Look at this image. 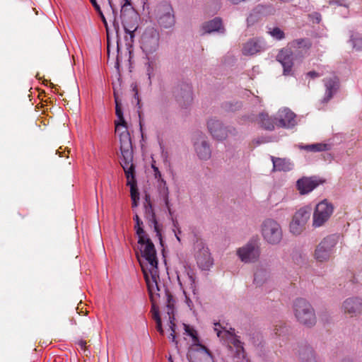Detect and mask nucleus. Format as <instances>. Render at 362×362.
<instances>
[{"label":"nucleus","instance_id":"22","mask_svg":"<svg viewBox=\"0 0 362 362\" xmlns=\"http://www.w3.org/2000/svg\"><path fill=\"white\" fill-rule=\"evenodd\" d=\"M264 49L263 41L259 38H252L243 45V54L244 55H254Z\"/></svg>","mask_w":362,"mask_h":362},{"label":"nucleus","instance_id":"54","mask_svg":"<svg viewBox=\"0 0 362 362\" xmlns=\"http://www.w3.org/2000/svg\"><path fill=\"white\" fill-rule=\"evenodd\" d=\"M78 344H79V346H80L81 348H85V347H86V341H83V340H81V341L78 342Z\"/></svg>","mask_w":362,"mask_h":362},{"label":"nucleus","instance_id":"61","mask_svg":"<svg viewBox=\"0 0 362 362\" xmlns=\"http://www.w3.org/2000/svg\"><path fill=\"white\" fill-rule=\"evenodd\" d=\"M114 25H115V29L117 30V29L119 28L118 24L116 25L115 23H114Z\"/></svg>","mask_w":362,"mask_h":362},{"label":"nucleus","instance_id":"6","mask_svg":"<svg viewBox=\"0 0 362 362\" xmlns=\"http://www.w3.org/2000/svg\"><path fill=\"white\" fill-rule=\"evenodd\" d=\"M339 236L333 234L325 237L316 247L315 258L319 262H326L331 257Z\"/></svg>","mask_w":362,"mask_h":362},{"label":"nucleus","instance_id":"55","mask_svg":"<svg viewBox=\"0 0 362 362\" xmlns=\"http://www.w3.org/2000/svg\"><path fill=\"white\" fill-rule=\"evenodd\" d=\"M189 279L191 282V285L193 286V284H194V281H195L194 277L192 275H189Z\"/></svg>","mask_w":362,"mask_h":362},{"label":"nucleus","instance_id":"56","mask_svg":"<svg viewBox=\"0 0 362 362\" xmlns=\"http://www.w3.org/2000/svg\"><path fill=\"white\" fill-rule=\"evenodd\" d=\"M43 84H45V85H47L48 83H49V85L53 87L54 86V84L52 83H51L48 80H46V79H44L43 81Z\"/></svg>","mask_w":362,"mask_h":362},{"label":"nucleus","instance_id":"49","mask_svg":"<svg viewBox=\"0 0 362 362\" xmlns=\"http://www.w3.org/2000/svg\"><path fill=\"white\" fill-rule=\"evenodd\" d=\"M329 4L330 5H332V4L341 5L340 0H329Z\"/></svg>","mask_w":362,"mask_h":362},{"label":"nucleus","instance_id":"20","mask_svg":"<svg viewBox=\"0 0 362 362\" xmlns=\"http://www.w3.org/2000/svg\"><path fill=\"white\" fill-rule=\"evenodd\" d=\"M276 59L284 68V74L289 75L293 66L292 50L288 48L282 49L277 54Z\"/></svg>","mask_w":362,"mask_h":362},{"label":"nucleus","instance_id":"28","mask_svg":"<svg viewBox=\"0 0 362 362\" xmlns=\"http://www.w3.org/2000/svg\"><path fill=\"white\" fill-rule=\"evenodd\" d=\"M165 297H167L168 299V311H166L168 319H169V323H170V329L171 332H175L176 325L174 322L175 320V300L173 298V296H168L166 294L165 295Z\"/></svg>","mask_w":362,"mask_h":362},{"label":"nucleus","instance_id":"11","mask_svg":"<svg viewBox=\"0 0 362 362\" xmlns=\"http://www.w3.org/2000/svg\"><path fill=\"white\" fill-rule=\"evenodd\" d=\"M310 216V209L303 207L298 210L290 223V231L294 235L300 234Z\"/></svg>","mask_w":362,"mask_h":362},{"label":"nucleus","instance_id":"13","mask_svg":"<svg viewBox=\"0 0 362 362\" xmlns=\"http://www.w3.org/2000/svg\"><path fill=\"white\" fill-rule=\"evenodd\" d=\"M325 182V179L317 176L303 177L297 180L296 188L300 194L304 195Z\"/></svg>","mask_w":362,"mask_h":362},{"label":"nucleus","instance_id":"44","mask_svg":"<svg viewBox=\"0 0 362 362\" xmlns=\"http://www.w3.org/2000/svg\"><path fill=\"white\" fill-rule=\"evenodd\" d=\"M156 329H157L158 332H159V333L160 334H164V331H163V327H162L161 320L158 321V322H156Z\"/></svg>","mask_w":362,"mask_h":362},{"label":"nucleus","instance_id":"48","mask_svg":"<svg viewBox=\"0 0 362 362\" xmlns=\"http://www.w3.org/2000/svg\"><path fill=\"white\" fill-rule=\"evenodd\" d=\"M139 199H132V208H136V207L138 206V205H139Z\"/></svg>","mask_w":362,"mask_h":362},{"label":"nucleus","instance_id":"62","mask_svg":"<svg viewBox=\"0 0 362 362\" xmlns=\"http://www.w3.org/2000/svg\"><path fill=\"white\" fill-rule=\"evenodd\" d=\"M175 236H176L177 240L178 241H180V239L179 236L177 234H175Z\"/></svg>","mask_w":362,"mask_h":362},{"label":"nucleus","instance_id":"2","mask_svg":"<svg viewBox=\"0 0 362 362\" xmlns=\"http://www.w3.org/2000/svg\"><path fill=\"white\" fill-rule=\"evenodd\" d=\"M133 148L130 134L124 132L121 136V156L119 163L127 178V185L130 187L131 199H139V192L135 177V165L133 163Z\"/></svg>","mask_w":362,"mask_h":362},{"label":"nucleus","instance_id":"23","mask_svg":"<svg viewBox=\"0 0 362 362\" xmlns=\"http://www.w3.org/2000/svg\"><path fill=\"white\" fill-rule=\"evenodd\" d=\"M272 281L271 271L269 269L259 267L254 274V284L256 286H264Z\"/></svg>","mask_w":362,"mask_h":362},{"label":"nucleus","instance_id":"41","mask_svg":"<svg viewBox=\"0 0 362 362\" xmlns=\"http://www.w3.org/2000/svg\"><path fill=\"white\" fill-rule=\"evenodd\" d=\"M114 98H115V110H120L122 109V104L120 101L119 100V96L117 94V92L114 89Z\"/></svg>","mask_w":362,"mask_h":362},{"label":"nucleus","instance_id":"10","mask_svg":"<svg viewBox=\"0 0 362 362\" xmlns=\"http://www.w3.org/2000/svg\"><path fill=\"white\" fill-rule=\"evenodd\" d=\"M237 255L244 263H254L259 258L260 250L255 242L250 241L237 250Z\"/></svg>","mask_w":362,"mask_h":362},{"label":"nucleus","instance_id":"5","mask_svg":"<svg viewBox=\"0 0 362 362\" xmlns=\"http://www.w3.org/2000/svg\"><path fill=\"white\" fill-rule=\"evenodd\" d=\"M262 234L265 241L271 245L279 243L283 237L280 224L271 218L266 219L262 223Z\"/></svg>","mask_w":362,"mask_h":362},{"label":"nucleus","instance_id":"21","mask_svg":"<svg viewBox=\"0 0 362 362\" xmlns=\"http://www.w3.org/2000/svg\"><path fill=\"white\" fill-rule=\"evenodd\" d=\"M323 81L325 86V93L322 102L327 103L339 89V79L337 76H332L324 78Z\"/></svg>","mask_w":362,"mask_h":362},{"label":"nucleus","instance_id":"25","mask_svg":"<svg viewBox=\"0 0 362 362\" xmlns=\"http://www.w3.org/2000/svg\"><path fill=\"white\" fill-rule=\"evenodd\" d=\"M235 329L230 328V331H225L226 340L233 345L236 349V354L239 358L245 357V350L242 342L234 333Z\"/></svg>","mask_w":362,"mask_h":362},{"label":"nucleus","instance_id":"18","mask_svg":"<svg viewBox=\"0 0 362 362\" xmlns=\"http://www.w3.org/2000/svg\"><path fill=\"white\" fill-rule=\"evenodd\" d=\"M151 168L153 171V175H154L155 179L157 180L158 182H159L160 192L163 196V199L164 200L165 205L166 208L168 209L169 214L171 215L172 211H171L169 199H168L169 192H168V187L167 186L166 182L163 178L162 174H161L160 171L159 170L158 168L156 167L154 163L151 164Z\"/></svg>","mask_w":362,"mask_h":362},{"label":"nucleus","instance_id":"42","mask_svg":"<svg viewBox=\"0 0 362 362\" xmlns=\"http://www.w3.org/2000/svg\"><path fill=\"white\" fill-rule=\"evenodd\" d=\"M284 323H280L279 325H276L275 326V329H274V331H275V334L276 335H281V334L284 332L281 329H284Z\"/></svg>","mask_w":362,"mask_h":362},{"label":"nucleus","instance_id":"12","mask_svg":"<svg viewBox=\"0 0 362 362\" xmlns=\"http://www.w3.org/2000/svg\"><path fill=\"white\" fill-rule=\"evenodd\" d=\"M275 8L272 4H258L250 13L247 18V26L258 23L263 17L274 15Z\"/></svg>","mask_w":362,"mask_h":362},{"label":"nucleus","instance_id":"43","mask_svg":"<svg viewBox=\"0 0 362 362\" xmlns=\"http://www.w3.org/2000/svg\"><path fill=\"white\" fill-rule=\"evenodd\" d=\"M133 91L134 92V98L137 100V105L139 107V108L141 107L140 106V99L139 98V93H138V89H137V86L136 85H134V87H133Z\"/></svg>","mask_w":362,"mask_h":362},{"label":"nucleus","instance_id":"38","mask_svg":"<svg viewBox=\"0 0 362 362\" xmlns=\"http://www.w3.org/2000/svg\"><path fill=\"white\" fill-rule=\"evenodd\" d=\"M214 326H215L214 331L216 332L218 337L225 339H226V335H225L226 330L224 329L223 332H222L221 330V329H223L221 324L219 322H216V323H214Z\"/></svg>","mask_w":362,"mask_h":362},{"label":"nucleus","instance_id":"14","mask_svg":"<svg viewBox=\"0 0 362 362\" xmlns=\"http://www.w3.org/2000/svg\"><path fill=\"white\" fill-rule=\"evenodd\" d=\"M173 95L182 107H187L193 100L192 88L187 83H181L175 87Z\"/></svg>","mask_w":362,"mask_h":362},{"label":"nucleus","instance_id":"19","mask_svg":"<svg viewBox=\"0 0 362 362\" xmlns=\"http://www.w3.org/2000/svg\"><path fill=\"white\" fill-rule=\"evenodd\" d=\"M142 48L148 53L155 52L159 45V35L156 30L146 33L142 37Z\"/></svg>","mask_w":362,"mask_h":362},{"label":"nucleus","instance_id":"16","mask_svg":"<svg viewBox=\"0 0 362 362\" xmlns=\"http://www.w3.org/2000/svg\"><path fill=\"white\" fill-rule=\"evenodd\" d=\"M296 115L288 108L280 109L275 117L276 125L279 127L292 128L296 124Z\"/></svg>","mask_w":362,"mask_h":362},{"label":"nucleus","instance_id":"3","mask_svg":"<svg viewBox=\"0 0 362 362\" xmlns=\"http://www.w3.org/2000/svg\"><path fill=\"white\" fill-rule=\"evenodd\" d=\"M133 219L136 223L134 230L138 236V243L141 246V254L146 261V264H144V265L148 269L156 268L158 267V258L155 246L144 230L143 221L137 214H135Z\"/></svg>","mask_w":362,"mask_h":362},{"label":"nucleus","instance_id":"57","mask_svg":"<svg viewBox=\"0 0 362 362\" xmlns=\"http://www.w3.org/2000/svg\"><path fill=\"white\" fill-rule=\"evenodd\" d=\"M315 15L316 16L317 22L319 23L320 21V15L319 13H315Z\"/></svg>","mask_w":362,"mask_h":362},{"label":"nucleus","instance_id":"17","mask_svg":"<svg viewBox=\"0 0 362 362\" xmlns=\"http://www.w3.org/2000/svg\"><path fill=\"white\" fill-rule=\"evenodd\" d=\"M207 128L211 136L217 140H223L228 136V131L221 121L211 118L207 122Z\"/></svg>","mask_w":362,"mask_h":362},{"label":"nucleus","instance_id":"59","mask_svg":"<svg viewBox=\"0 0 362 362\" xmlns=\"http://www.w3.org/2000/svg\"><path fill=\"white\" fill-rule=\"evenodd\" d=\"M187 303L189 306H190V303H192V301L188 298H187Z\"/></svg>","mask_w":362,"mask_h":362},{"label":"nucleus","instance_id":"58","mask_svg":"<svg viewBox=\"0 0 362 362\" xmlns=\"http://www.w3.org/2000/svg\"><path fill=\"white\" fill-rule=\"evenodd\" d=\"M341 362H353V361L350 359L346 358V359L342 360Z\"/></svg>","mask_w":362,"mask_h":362},{"label":"nucleus","instance_id":"47","mask_svg":"<svg viewBox=\"0 0 362 362\" xmlns=\"http://www.w3.org/2000/svg\"><path fill=\"white\" fill-rule=\"evenodd\" d=\"M124 30H125L126 33L129 34L130 38H131V39H133V38H134V30H136V28H134L133 30H131L127 29V28L124 26Z\"/></svg>","mask_w":362,"mask_h":362},{"label":"nucleus","instance_id":"34","mask_svg":"<svg viewBox=\"0 0 362 362\" xmlns=\"http://www.w3.org/2000/svg\"><path fill=\"white\" fill-rule=\"evenodd\" d=\"M99 1L103 5L107 4V5L110 6V7L112 10V11L115 12V8L113 7L112 0H99ZM90 1L92 4L94 8L99 13L100 16L103 18V21L105 25H106V21L105 19V17H104L103 13H102L100 5L97 2V0H90Z\"/></svg>","mask_w":362,"mask_h":362},{"label":"nucleus","instance_id":"31","mask_svg":"<svg viewBox=\"0 0 362 362\" xmlns=\"http://www.w3.org/2000/svg\"><path fill=\"white\" fill-rule=\"evenodd\" d=\"M299 359L300 362H317L314 350L312 347H302L299 351Z\"/></svg>","mask_w":362,"mask_h":362},{"label":"nucleus","instance_id":"46","mask_svg":"<svg viewBox=\"0 0 362 362\" xmlns=\"http://www.w3.org/2000/svg\"><path fill=\"white\" fill-rule=\"evenodd\" d=\"M307 75L312 78H315L319 77L320 76V74H318L317 72H316L315 71H309L307 74Z\"/></svg>","mask_w":362,"mask_h":362},{"label":"nucleus","instance_id":"8","mask_svg":"<svg viewBox=\"0 0 362 362\" xmlns=\"http://www.w3.org/2000/svg\"><path fill=\"white\" fill-rule=\"evenodd\" d=\"M144 218H146L148 226L153 228V231L156 233V236L159 239L160 244L163 245V239L161 235L162 227L158 223L156 216L153 209L152 203L151 202L150 196L148 194L145 195V202H144Z\"/></svg>","mask_w":362,"mask_h":362},{"label":"nucleus","instance_id":"45","mask_svg":"<svg viewBox=\"0 0 362 362\" xmlns=\"http://www.w3.org/2000/svg\"><path fill=\"white\" fill-rule=\"evenodd\" d=\"M186 327V331L188 332V334L193 338L194 340H197V337L196 336V333L194 330H189V327L187 326Z\"/></svg>","mask_w":362,"mask_h":362},{"label":"nucleus","instance_id":"36","mask_svg":"<svg viewBox=\"0 0 362 362\" xmlns=\"http://www.w3.org/2000/svg\"><path fill=\"white\" fill-rule=\"evenodd\" d=\"M305 150L308 151H312V152H321L327 151V144H313L310 145H306L303 147Z\"/></svg>","mask_w":362,"mask_h":362},{"label":"nucleus","instance_id":"1","mask_svg":"<svg viewBox=\"0 0 362 362\" xmlns=\"http://www.w3.org/2000/svg\"><path fill=\"white\" fill-rule=\"evenodd\" d=\"M139 259V257H138ZM144 276L146 283L150 300L151 302V310L153 319L156 322L160 321L161 318L159 314V308L158 303L163 301L165 305L166 310H168V299L166 296H173L170 291L167 289L163 284H161L158 274V267L148 269L145 267L144 263L139 259Z\"/></svg>","mask_w":362,"mask_h":362},{"label":"nucleus","instance_id":"39","mask_svg":"<svg viewBox=\"0 0 362 362\" xmlns=\"http://www.w3.org/2000/svg\"><path fill=\"white\" fill-rule=\"evenodd\" d=\"M204 349L205 350V353L202 354V356H200V359H203L204 362H213L209 351L206 347H204Z\"/></svg>","mask_w":362,"mask_h":362},{"label":"nucleus","instance_id":"29","mask_svg":"<svg viewBox=\"0 0 362 362\" xmlns=\"http://www.w3.org/2000/svg\"><path fill=\"white\" fill-rule=\"evenodd\" d=\"M197 263L204 269L209 267L212 264V259L208 248L203 247L197 255Z\"/></svg>","mask_w":362,"mask_h":362},{"label":"nucleus","instance_id":"4","mask_svg":"<svg viewBox=\"0 0 362 362\" xmlns=\"http://www.w3.org/2000/svg\"><path fill=\"white\" fill-rule=\"evenodd\" d=\"M293 311L297 320L302 325L311 327L316 323L315 310L310 303L303 298H298L293 303Z\"/></svg>","mask_w":362,"mask_h":362},{"label":"nucleus","instance_id":"35","mask_svg":"<svg viewBox=\"0 0 362 362\" xmlns=\"http://www.w3.org/2000/svg\"><path fill=\"white\" fill-rule=\"evenodd\" d=\"M350 42L356 51L362 50V36L358 33H354L351 35Z\"/></svg>","mask_w":362,"mask_h":362},{"label":"nucleus","instance_id":"40","mask_svg":"<svg viewBox=\"0 0 362 362\" xmlns=\"http://www.w3.org/2000/svg\"><path fill=\"white\" fill-rule=\"evenodd\" d=\"M117 58H116V62H115V67L119 69V64H120V62L122 60L121 59V56H120V48H119V41L117 40Z\"/></svg>","mask_w":362,"mask_h":362},{"label":"nucleus","instance_id":"50","mask_svg":"<svg viewBox=\"0 0 362 362\" xmlns=\"http://www.w3.org/2000/svg\"><path fill=\"white\" fill-rule=\"evenodd\" d=\"M125 1V3L124 4V5L122 6V10H121V13L123 12V9L125 6H131V1L130 0H124Z\"/></svg>","mask_w":362,"mask_h":362},{"label":"nucleus","instance_id":"37","mask_svg":"<svg viewBox=\"0 0 362 362\" xmlns=\"http://www.w3.org/2000/svg\"><path fill=\"white\" fill-rule=\"evenodd\" d=\"M269 33L276 40H282L284 38L285 35L283 30H281L279 28H274L272 30H269Z\"/></svg>","mask_w":362,"mask_h":362},{"label":"nucleus","instance_id":"30","mask_svg":"<svg viewBox=\"0 0 362 362\" xmlns=\"http://www.w3.org/2000/svg\"><path fill=\"white\" fill-rule=\"evenodd\" d=\"M312 43L308 39H298L290 43L291 48L298 49L300 53H307L310 49Z\"/></svg>","mask_w":362,"mask_h":362},{"label":"nucleus","instance_id":"32","mask_svg":"<svg viewBox=\"0 0 362 362\" xmlns=\"http://www.w3.org/2000/svg\"><path fill=\"white\" fill-rule=\"evenodd\" d=\"M259 124L267 130H273L276 125L275 117L272 119L267 113H260L258 117Z\"/></svg>","mask_w":362,"mask_h":362},{"label":"nucleus","instance_id":"52","mask_svg":"<svg viewBox=\"0 0 362 362\" xmlns=\"http://www.w3.org/2000/svg\"><path fill=\"white\" fill-rule=\"evenodd\" d=\"M169 338L171 339V340L173 341V342H176L177 341H175V332H171L170 336H169Z\"/></svg>","mask_w":362,"mask_h":362},{"label":"nucleus","instance_id":"15","mask_svg":"<svg viewBox=\"0 0 362 362\" xmlns=\"http://www.w3.org/2000/svg\"><path fill=\"white\" fill-rule=\"evenodd\" d=\"M194 146L198 157L206 160L211 158V151L206 136L202 132H197L194 134Z\"/></svg>","mask_w":362,"mask_h":362},{"label":"nucleus","instance_id":"26","mask_svg":"<svg viewBox=\"0 0 362 362\" xmlns=\"http://www.w3.org/2000/svg\"><path fill=\"white\" fill-rule=\"evenodd\" d=\"M202 29L204 33H211L212 32L223 33L225 32L222 19L219 17H216L211 21L204 23L202 25Z\"/></svg>","mask_w":362,"mask_h":362},{"label":"nucleus","instance_id":"53","mask_svg":"<svg viewBox=\"0 0 362 362\" xmlns=\"http://www.w3.org/2000/svg\"><path fill=\"white\" fill-rule=\"evenodd\" d=\"M233 4H238L241 2L245 1V0H228Z\"/></svg>","mask_w":362,"mask_h":362},{"label":"nucleus","instance_id":"7","mask_svg":"<svg viewBox=\"0 0 362 362\" xmlns=\"http://www.w3.org/2000/svg\"><path fill=\"white\" fill-rule=\"evenodd\" d=\"M155 13L159 25L165 28H171L175 24V16L171 5L167 2L158 4Z\"/></svg>","mask_w":362,"mask_h":362},{"label":"nucleus","instance_id":"9","mask_svg":"<svg viewBox=\"0 0 362 362\" xmlns=\"http://www.w3.org/2000/svg\"><path fill=\"white\" fill-rule=\"evenodd\" d=\"M334 207L326 199L320 202L315 207L313 214L314 227H320L330 218L333 213Z\"/></svg>","mask_w":362,"mask_h":362},{"label":"nucleus","instance_id":"27","mask_svg":"<svg viewBox=\"0 0 362 362\" xmlns=\"http://www.w3.org/2000/svg\"><path fill=\"white\" fill-rule=\"evenodd\" d=\"M271 160L273 163V170L286 172L293 168L292 163L286 158L271 156Z\"/></svg>","mask_w":362,"mask_h":362},{"label":"nucleus","instance_id":"60","mask_svg":"<svg viewBox=\"0 0 362 362\" xmlns=\"http://www.w3.org/2000/svg\"><path fill=\"white\" fill-rule=\"evenodd\" d=\"M173 225H174V226H175V227H176V228H177V225H178V223H177V221H174V222H173Z\"/></svg>","mask_w":362,"mask_h":362},{"label":"nucleus","instance_id":"51","mask_svg":"<svg viewBox=\"0 0 362 362\" xmlns=\"http://www.w3.org/2000/svg\"><path fill=\"white\" fill-rule=\"evenodd\" d=\"M107 33L108 34V29L107 28ZM110 40H109V36L107 35V57H110Z\"/></svg>","mask_w":362,"mask_h":362},{"label":"nucleus","instance_id":"33","mask_svg":"<svg viewBox=\"0 0 362 362\" xmlns=\"http://www.w3.org/2000/svg\"><path fill=\"white\" fill-rule=\"evenodd\" d=\"M115 113H116V115L117 117H118V119L119 121L117 122L115 121V128H116V131H119V127H122L124 129L121 132V133L119 134V142L121 143V136L122 134L124 133V132H127L129 134V132L127 130V122L124 118V116H123V112H122V110L120 109V110H115Z\"/></svg>","mask_w":362,"mask_h":362},{"label":"nucleus","instance_id":"24","mask_svg":"<svg viewBox=\"0 0 362 362\" xmlns=\"http://www.w3.org/2000/svg\"><path fill=\"white\" fill-rule=\"evenodd\" d=\"M343 310L345 313L351 317L356 315L362 311V299L351 298L346 299L343 303Z\"/></svg>","mask_w":362,"mask_h":362}]
</instances>
